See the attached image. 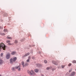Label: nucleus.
<instances>
[{"label": "nucleus", "instance_id": "1", "mask_svg": "<svg viewBox=\"0 0 76 76\" xmlns=\"http://www.w3.org/2000/svg\"><path fill=\"white\" fill-rule=\"evenodd\" d=\"M0 48H3L4 50H6V46L3 43H1L0 44Z\"/></svg>", "mask_w": 76, "mask_h": 76}, {"label": "nucleus", "instance_id": "2", "mask_svg": "<svg viewBox=\"0 0 76 76\" xmlns=\"http://www.w3.org/2000/svg\"><path fill=\"white\" fill-rule=\"evenodd\" d=\"M15 69H18V71H20V66H19L15 67H13L12 68V71H14V70H15Z\"/></svg>", "mask_w": 76, "mask_h": 76}, {"label": "nucleus", "instance_id": "3", "mask_svg": "<svg viewBox=\"0 0 76 76\" xmlns=\"http://www.w3.org/2000/svg\"><path fill=\"white\" fill-rule=\"evenodd\" d=\"M27 72L30 75H32L33 74L35 75V73L34 72V71L33 70H31V72L29 71V70H28L27 71Z\"/></svg>", "mask_w": 76, "mask_h": 76}, {"label": "nucleus", "instance_id": "4", "mask_svg": "<svg viewBox=\"0 0 76 76\" xmlns=\"http://www.w3.org/2000/svg\"><path fill=\"white\" fill-rule=\"evenodd\" d=\"M52 63H53V64H55V65H58V63H60V61H58L57 62L56 61H53Z\"/></svg>", "mask_w": 76, "mask_h": 76}, {"label": "nucleus", "instance_id": "5", "mask_svg": "<svg viewBox=\"0 0 76 76\" xmlns=\"http://www.w3.org/2000/svg\"><path fill=\"white\" fill-rule=\"evenodd\" d=\"M10 53H7L6 56V58H7V59H9V58H10Z\"/></svg>", "mask_w": 76, "mask_h": 76}, {"label": "nucleus", "instance_id": "6", "mask_svg": "<svg viewBox=\"0 0 76 76\" xmlns=\"http://www.w3.org/2000/svg\"><path fill=\"white\" fill-rule=\"evenodd\" d=\"M10 63H11V64H12L13 63V62H15L13 60V59L11 58V59H10Z\"/></svg>", "mask_w": 76, "mask_h": 76}, {"label": "nucleus", "instance_id": "7", "mask_svg": "<svg viewBox=\"0 0 76 76\" xmlns=\"http://www.w3.org/2000/svg\"><path fill=\"white\" fill-rule=\"evenodd\" d=\"M75 75V72H73L71 73L70 76H73Z\"/></svg>", "mask_w": 76, "mask_h": 76}, {"label": "nucleus", "instance_id": "8", "mask_svg": "<svg viewBox=\"0 0 76 76\" xmlns=\"http://www.w3.org/2000/svg\"><path fill=\"white\" fill-rule=\"evenodd\" d=\"M28 55H29V53H27L26 54H25L24 56H23V58H24L25 57H26V56H28Z\"/></svg>", "mask_w": 76, "mask_h": 76}, {"label": "nucleus", "instance_id": "9", "mask_svg": "<svg viewBox=\"0 0 76 76\" xmlns=\"http://www.w3.org/2000/svg\"><path fill=\"white\" fill-rule=\"evenodd\" d=\"M21 64L23 67H24L25 66V62H23V61H22V62Z\"/></svg>", "mask_w": 76, "mask_h": 76}, {"label": "nucleus", "instance_id": "10", "mask_svg": "<svg viewBox=\"0 0 76 76\" xmlns=\"http://www.w3.org/2000/svg\"><path fill=\"white\" fill-rule=\"evenodd\" d=\"M13 60H14V62H15V61H16V60H17V58H16V57H15L13 58Z\"/></svg>", "mask_w": 76, "mask_h": 76}, {"label": "nucleus", "instance_id": "11", "mask_svg": "<svg viewBox=\"0 0 76 76\" xmlns=\"http://www.w3.org/2000/svg\"><path fill=\"white\" fill-rule=\"evenodd\" d=\"M35 72H36V73H38V72H39V70H38V69H36L35 70Z\"/></svg>", "mask_w": 76, "mask_h": 76}, {"label": "nucleus", "instance_id": "12", "mask_svg": "<svg viewBox=\"0 0 76 76\" xmlns=\"http://www.w3.org/2000/svg\"><path fill=\"white\" fill-rule=\"evenodd\" d=\"M15 54H16V52L13 51L11 53L12 55H14Z\"/></svg>", "mask_w": 76, "mask_h": 76}, {"label": "nucleus", "instance_id": "13", "mask_svg": "<svg viewBox=\"0 0 76 76\" xmlns=\"http://www.w3.org/2000/svg\"><path fill=\"white\" fill-rule=\"evenodd\" d=\"M7 39H12V38L11 37H7Z\"/></svg>", "mask_w": 76, "mask_h": 76}, {"label": "nucleus", "instance_id": "14", "mask_svg": "<svg viewBox=\"0 0 76 76\" xmlns=\"http://www.w3.org/2000/svg\"><path fill=\"white\" fill-rule=\"evenodd\" d=\"M3 63V60H0V64H2Z\"/></svg>", "mask_w": 76, "mask_h": 76}, {"label": "nucleus", "instance_id": "15", "mask_svg": "<svg viewBox=\"0 0 76 76\" xmlns=\"http://www.w3.org/2000/svg\"><path fill=\"white\" fill-rule=\"evenodd\" d=\"M4 32H8V31L7 29H4Z\"/></svg>", "mask_w": 76, "mask_h": 76}, {"label": "nucleus", "instance_id": "16", "mask_svg": "<svg viewBox=\"0 0 76 76\" xmlns=\"http://www.w3.org/2000/svg\"><path fill=\"white\" fill-rule=\"evenodd\" d=\"M51 69V67H47L46 68V70H49L50 69Z\"/></svg>", "mask_w": 76, "mask_h": 76}, {"label": "nucleus", "instance_id": "17", "mask_svg": "<svg viewBox=\"0 0 76 76\" xmlns=\"http://www.w3.org/2000/svg\"><path fill=\"white\" fill-rule=\"evenodd\" d=\"M4 16L5 17L7 16V13H5L4 15Z\"/></svg>", "mask_w": 76, "mask_h": 76}, {"label": "nucleus", "instance_id": "18", "mask_svg": "<svg viewBox=\"0 0 76 76\" xmlns=\"http://www.w3.org/2000/svg\"><path fill=\"white\" fill-rule=\"evenodd\" d=\"M5 34H6L4 33H1V35H5Z\"/></svg>", "mask_w": 76, "mask_h": 76}, {"label": "nucleus", "instance_id": "19", "mask_svg": "<svg viewBox=\"0 0 76 76\" xmlns=\"http://www.w3.org/2000/svg\"><path fill=\"white\" fill-rule=\"evenodd\" d=\"M37 65L38 66V67H40V66H41V65L39 64H37Z\"/></svg>", "mask_w": 76, "mask_h": 76}, {"label": "nucleus", "instance_id": "20", "mask_svg": "<svg viewBox=\"0 0 76 76\" xmlns=\"http://www.w3.org/2000/svg\"><path fill=\"white\" fill-rule=\"evenodd\" d=\"M73 63H76V61L74 60L72 61Z\"/></svg>", "mask_w": 76, "mask_h": 76}, {"label": "nucleus", "instance_id": "21", "mask_svg": "<svg viewBox=\"0 0 76 76\" xmlns=\"http://www.w3.org/2000/svg\"><path fill=\"white\" fill-rule=\"evenodd\" d=\"M6 42L7 43H9V42H10V40H8Z\"/></svg>", "mask_w": 76, "mask_h": 76}, {"label": "nucleus", "instance_id": "22", "mask_svg": "<svg viewBox=\"0 0 76 76\" xmlns=\"http://www.w3.org/2000/svg\"><path fill=\"white\" fill-rule=\"evenodd\" d=\"M18 40H16L15 41V44H17V43H18Z\"/></svg>", "mask_w": 76, "mask_h": 76}, {"label": "nucleus", "instance_id": "23", "mask_svg": "<svg viewBox=\"0 0 76 76\" xmlns=\"http://www.w3.org/2000/svg\"><path fill=\"white\" fill-rule=\"evenodd\" d=\"M44 63H47V61L46 60H45L44 61Z\"/></svg>", "mask_w": 76, "mask_h": 76}, {"label": "nucleus", "instance_id": "24", "mask_svg": "<svg viewBox=\"0 0 76 76\" xmlns=\"http://www.w3.org/2000/svg\"><path fill=\"white\" fill-rule=\"evenodd\" d=\"M56 70V68H52V70L53 71H54V70Z\"/></svg>", "mask_w": 76, "mask_h": 76}, {"label": "nucleus", "instance_id": "25", "mask_svg": "<svg viewBox=\"0 0 76 76\" xmlns=\"http://www.w3.org/2000/svg\"><path fill=\"white\" fill-rule=\"evenodd\" d=\"M28 64L27 63H26L25 64V66H28Z\"/></svg>", "mask_w": 76, "mask_h": 76}, {"label": "nucleus", "instance_id": "26", "mask_svg": "<svg viewBox=\"0 0 76 76\" xmlns=\"http://www.w3.org/2000/svg\"><path fill=\"white\" fill-rule=\"evenodd\" d=\"M64 65H62L61 67L62 69H64Z\"/></svg>", "mask_w": 76, "mask_h": 76}, {"label": "nucleus", "instance_id": "27", "mask_svg": "<svg viewBox=\"0 0 76 76\" xmlns=\"http://www.w3.org/2000/svg\"><path fill=\"white\" fill-rule=\"evenodd\" d=\"M29 59H28L26 61L27 62H28V63H29Z\"/></svg>", "mask_w": 76, "mask_h": 76}, {"label": "nucleus", "instance_id": "28", "mask_svg": "<svg viewBox=\"0 0 76 76\" xmlns=\"http://www.w3.org/2000/svg\"><path fill=\"white\" fill-rule=\"evenodd\" d=\"M72 65V64H69L68 65V66H70Z\"/></svg>", "mask_w": 76, "mask_h": 76}, {"label": "nucleus", "instance_id": "29", "mask_svg": "<svg viewBox=\"0 0 76 76\" xmlns=\"http://www.w3.org/2000/svg\"><path fill=\"white\" fill-rule=\"evenodd\" d=\"M3 53H1V57H3Z\"/></svg>", "mask_w": 76, "mask_h": 76}, {"label": "nucleus", "instance_id": "30", "mask_svg": "<svg viewBox=\"0 0 76 76\" xmlns=\"http://www.w3.org/2000/svg\"><path fill=\"white\" fill-rule=\"evenodd\" d=\"M28 59L29 60H31V57L29 56V57H28Z\"/></svg>", "mask_w": 76, "mask_h": 76}, {"label": "nucleus", "instance_id": "31", "mask_svg": "<svg viewBox=\"0 0 76 76\" xmlns=\"http://www.w3.org/2000/svg\"><path fill=\"white\" fill-rule=\"evenodd\" d=\"M8 44L9 45H12V44L10 43H9Z\"/></svg>", "mask_w": 76, "mask_h": 76}, {"label": "nucleus", "instance_id": "32", "mask_svg": "<svg viewBox=\"0 0 76 76\" xmlns=\"http://www.w3.org/2000/svg\"><path fill=\"white\" fill-rule=\"evenodd\" d=\"M69 72H72V70H70Z\"/></svg>", "mask_w": 76, "mask_h": 76}, {"label": "nucleus", "instance_id": "33", "mask_svg": "<svg viewBox=\"0 0 76 76\" xmlns=\"http://www.w3.org/2000/svg\"><path fill=\"white\" fill-rule=\"evenodd\" d=\"M24 41V40H21V41L22 42V41Z\"/></svg>", "mask_w": 76, "mask_h": 76}, {"label": "nucleus", "instance_id": "34", "mask_svg": "<svg viewBox=\"0 0 76 76\" xmlns=\"http://www.w3.org/2000/svg\"><path fill=\"white\" fill-rule=\"evenodd\" d=\"M32 59H34V57H32Z\"/></svg>", "mask_w": 76, "mask_h": 76}, {"label": "nucleus", "instance_id": "35", "mask_svg": "<svg viewBox=\"0 0 76 76\" xmlns=\"http://www.w3.org/2000/svg\"><path fill=\"white\" fill-rule=\"evenodd\" d=\"M58 68L59 69H60V67H58Z\"/></svg>", "mask_w": 76, "mask_h": 76}, {"label": "nucleus", "instance_id": "36", "mask_svg": "<svg viewBox=\"0 0 76 76\" xmlns=\"http://www.w3.org/2000/svg\"><path fill=\"white\" fill-rule=\"evenodd\" d=\"M1 27L0 26V29H1Z\"/></svg>", "mask_w": 76, "mask_h": 76}, {"label": "nucleus", "instance_id": "37", "mask_svg": "<svg viewBox=\"0 0 76 76\" xmlns=\"http://www.w3.org/2000/svg\"><path fill=\"white\" fill-rule=\"evenodd\" d=\"M42 76H44V75H42Z\"/></svg>", "mask_w": 76, "mask_h": 76}, {"label": "nucleus", "instance_id": "38", "mask_svg": "<svg viewBox=\"0 0 76 76\" xmlns=\"http://www.w3.org/2000/svg\"><path fill=\"white\" fill-rule=\"evenodd\" d=\"M0 76H1V75H0Z\"/></svg>", "mask_w": 76, "mask_h": 76}, {"label": "nucleus", "instance_id": "39", "mask_svg": "<svg viewBox=\"0 0 76 76\" xmlns=\"http://www.w3.org/2000/svg\"><path fill=\"white\" fill-rule=\"evenodd\" d=\"M0 51H1V50H0Z\"/></svg>", "mask_w": 76, "mask_h": 76}]
</instances>
